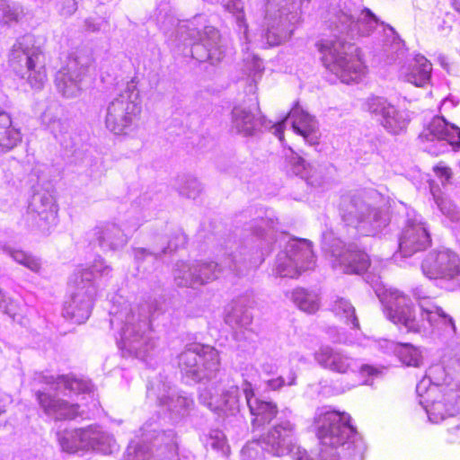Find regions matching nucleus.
Returning a JSON list of instances; mask_svg holds the SVG:
<instances>
[{
  "mask_svg": "<svg viewBox=\"0 0 460 460\" xmlns=\"http://www.w3.org/2000/svg\"><path fill=\"white\" fill-rule=\"evenodd\" d=\"M397 352L402 363L417 367L420 361L419 350L409 343H397Z\"/></svg>",
  "mask_w": 460,
  "mask_h": 460,
  "instance_id": "393cba45",
  "label": "nucleus"
},
{
  "mask_svg": "<svg viewBox=\"0 0 460 460\" xmlns=\"http://www.w3.org/2000/svg\"><path fill=\"white\" fill-rule=\"evenodd\" d=\"M436 202L444 214L448 216H453L455 214L456 207L449 199L443 197H438L436 198Z\"/></svg>",
  "mask_w": 460,
  "mask_h": 460,
  "instance_id": "c756f323",
  "label": "nucleus"
},
{
  "mask_svg": "<svg viewBox=\"0 0 460 460\" xmlns=\"http://www.w3.org/2000/svg\"><path fill=\"white\" fill-rule=\"evenodd\" d=\"M427 413L429 419L434 422L438 423L443 421L447 417L454 414V407L451 403L447 402L444 398L432 402L427 406Z\"/></svg>",
  "mask_w": 460,
  "mask_h": 460,
  "instance_id": "412c9836",
  "label": "nucleus"
},
{
  "mask_svg": "<svg viewBox=\"0 0 460 460\" xmlns=\"http://www.w3.org/2000/svg\"><path fill=\"white\" fill-rule=\"evenodd\" d=\"M84 276L86 277V279L88 281H91V279L93 276L92 272L87 270H81L75 274V278H74L75 284L78 285L83 280V278Z\"/></svg>",
  "mask_w": 460,
  "mask_h": 460,
  "instance_id": "72a5a7b5",
  "label": "nucleus"
},
{
  "mask_svg": "<svg viewBox=\"0 0 460 460\" xmlns=\"http://www.w3.org/2000/svg\"><path fill=\"white\" fill-rule=\"evenodd\" d=\"M292 299L301 310L306 313H314L319 308L314 296L303 288H297L293 290Z\"/></svg>",
  "mask_w": 460,
  "mask_h": 460,
  "instance_id": "b1692460",
  "label": "nucleus"
},
{
  "mask_svg": "<svg viewBox=\"0 0 460 460\" xmlns=\"http://www.w3.org/2000/svg\"><path fill=\"white\" fill-rule=\"evenodd\" d=\"M431 65L424 58H421L418 65L412 66L411 71L407 75V81L416 86H423L430 78Z\"/></svg>",
  "mask_w": 460,
  "mask_h": 460,
  "instance_id": "5701e85b",
  "label": "nucleus"
},
{
  "mask_svg": "<svg viewBox=\"0 0 460 460\" xmlns=\"http://www.w3.org/2000/svg\"><path fill=\"white\" fill-rule=\"evenodd\" d=\"M335 62L341 69L342 80L346 83L358 81L366 70V66L357 50L337 58Z\"/></svg>",
  "mask_w": 460,
  "mask_h": 460,
  "instance_id": "ddd939ff",
  "label": "nucleus"
},
{
  "mask_svg": "<svg viewBox=\"0 0 460 460\" xmlns=\"http://www.w3.org/2000/svg\"><path fill=\"white\" fill-rule=\"evenodd\" d=\"M141 105L138 91L133 87L120 93L111 103L106 116V127L114 134H126L138 119Z\"/></svg>",
  "mask_w": 460,
  "mask_h": 460,
  "instance_id": "f03ea898",
  "label": "nucleus"
},
{
  "mask_svg": "<svg viewBox=\"0 0 460 460\" xmlns=\"http://www.w3.org/2000/svg\"><path fill=\"white\" fill-rule=\"evenodd\" d=\"M362 13L365 15L367 22H373L375 24L378 23L377 17L372 13V11L368 8H364Z\"/></svg>",
  "mask_w": 460,
  "mask_h": 460,
  "instance_id": "f704fd0d",
  "label": "nucleus"
},
{
  "mask_svg": "<svg viewBox=\"0 0 460 460\" xmlns=\"http://www.w3.org/2000/svg\"><path fill=\"white\" fill-rule=\"evenodd\" d=\"M452 146L460 147V128L453 124H449L444 139Z\"/></svg>",
  "mask_w": 460,
  "mask_h": 460,
  "instance_id": "cd10ccee",
  "label": "nucleus"
},
{
  "mask_svg": "<svg viewBox=\"0 0 460 460\" xmlns=\"http://www.w3.org/2000/svg\"><path fill=\"white\" fill-rule=\"evenodd\" d=\"M312 427L320 444L330 448L352 443L358 435L357 428L351 424V416L334 410L318 411Z\"/></svg>",
  "mask_w": 460,
  "mask_h": 460,
  "instance_id": "f257e3e1",
  "label": "nucleus"
},
{
  "mask_svg": "<svg viewBox=\"0 0 460 460\" xmlns=\"http://www.w3.org/2000/svg\"><path fill=\"white\" fill-rule=\"evenodd\" d=\"M21 139V133L13 127L11 117L5 112H0V147L6 151L11 150Z\"/></svg>",
  "mask_w": 460,
  "mask_h": 460,
  "instance_id": "6ab92c4d",
  "label": "nucleus"
},
{
  "mask_svg": "<svg viewBox=\"0 0 460 460\" xmlns=\"http://www.w3.org/2000/svg\"><path fill=\"white\" fill-rule=\"evenodd\" d=\"M365 369H367L368 370V373H371L372 374V371L375 370L373 367H369V366H366L364 367Z\"/></svg>",
  "mask_w": 460,
  "mask_h": 460,
  "instance_id": "ea45409f",
  "label": "nucleus"
},
{
  "mask_svg": "<svg viewBox=\"0 0 460 460\" xmlns=\"http://www.w3.org/2000/svg\"><path fill=\"white\" fill-rule=\"evenodd\" d=\"M433 171L437 177L440 179H445L448 181L452 177V170L450 167L446 165L444 163L440 162L437 165L433 167Z\"/></svg>",
  "mask_w": 460,
  "mask_h": 460,
  "instance_id": "c85d7f7f",
  "label": "nucleus"
},
{
  "mask_svg": "<svg viewBox=\"0 0 460 460\" xmlns=\"http://www.w3.org/2000/svg\"><path fill=\"white\" fill-rule=\"evenodd\" d=\"M270 385L273 388H279L283 385L284 382L281 379H273L269 382Z\"/></svg>",
  "mask_w": 460,
  "mask_h": 460,
  "instance_id": "e433bc0d",
  "label": "nucleus"
},
{
  "mask_svg": "<svg viewBox=\"0 0 460 460\" xmlns=\"http://www.w3.org/2000/svg\"><path fill=\"white\" fill-rule=\"evenodd\" d=\"M289 163L293 172L296 174L302 173L307 169V164L305 159L296 154V156H294Z\"/></svg>",
  "mask_w": 460,
  "mask_h": 460,
  "instance_id": "7c9ffc66",
  "label": "nucleus"
},
{
  "mask_svg": "<svg viewBox=\"0 0 460 460\" xmlns=\"http://www.w3.org/2000/svg\"><path fill=\"white\" fill-rule=\"evenodd\" d=\"M423 274L434 280L456 281L460 279V257L446 249L429 252L421 262Z\"/></svg>",
  "mask_w": 460,
  "mask_h": 460,
  "instance_id": "39448f33",
  "label": "nucleus"
},
{
  "mask_svg": "<svg viewBox=\"0 0 460 460\" xmlns=\"http://www.w3.org/2000/svg\"><path fill=\"white\" fill-rule=\"evenodd\" d=\"M368 105L372 112L381 114L385 119H393L397 114V111L393 105L387 103L385 100L379 97L372 98Z\"/></svg>",
  "mask_w": 460,
  "mask_h": 460,
  "instance_id": "a878e982",
  "label": "nucleus"
},
{
  "mask_svg": "<svg viewBox=\"0 0 460 460\" xmlns=\"http://www.w3.org/2000/svg\"><path fill=\"white\" fill-rule=\"evenodd\" d=\"M448 126L449 123L443 118H435L430 123L429 133L434 138L443 140Z\"/></svg>",
  "mask_w": 460,
  "mask_h": 460,
  "instance_id": "bb28decb",
  "label": "nucleus"
},
{
  "mask_svg": "<svg viewBox=\"0 0 460 460\" xmlns=\"http://www.w3.org/2000/svg\"><path fill=\"white\" fill-rule=\"evenodd\" d=\"M141 105L138 91L133 87L120 93L111 103L106 116V127L114 134H126L138 119Z\"/></svg>",
  "mask_w": 460,
  "mask_h": 460,
  "instance_id": "7ed1b4c3",
  "label": "nucleus"
},
{
  "mask_svg": "<svg viewBox=\"0 0 460 460\" xmlns=\"http://www.w3.org/2000/svg\"><path fill=\"white\" fill-rule=\"evenodd\" d=\"M334 314L346 323H350L353 328L359 329V322L356 316L355 308L352 305L343 298H339L332 306Z\"/></svg>",
  "mask_w": 460,
  "mask_h": 460,
  "instance_id": "4be33fe9",
  "label": "nucleus"
},
{
  "mask_svg": "<svg viewBox=\"0 0 460 460\" xmlns=\"http://www.w3.org/2000/svg\"><path fill=\"white\" fill-rule=\"evenodd\" d=\"M315 358L323 368L335 373L345 374L350 368L349 358L332 349H321L316 353Z\"/></svg>",
  "mask_w": 460,
  "mask_h": 460,
  "instance_id": "2eb2a0df",
  "label": "nucleus"
},
{
  "mask_svg": "<svg viewBox=\"0 0 460 460\" xmlns=\"http://www.w3.org/2000/svg\"><path fill=\"white\" fill-rule=\"evenodd\" d=\"M25 265L33 271H39L40 269V263L34 260H28Z\"/></svg>",
  "mask_w": 460,
  "mask_h": 460,
  "instance_id": "c9c22d12",
  "label": "nucleus"
},
{
  "mask_svg": "<svg viewBox=\"0 0 460 460\" xmlns=\"http://www.w3.org/2000/svg\"><path fill=\"white\" fill-rule=\"evenodd\" d=\"M243 394L245 396L247 406L248 408H250V405H252L253 400L256 398L255 392L250 383H246V387L243 389Z\"/></svg>",
  "mask_w": 460,
  "mask_h": 460,
  "instance_id": "473e14b6",
  "label": "nucleus"
},
{
  "mask_svg": "<svg viewBox=\"0 0 460 460\" xmlns=\"http://www.w3.org/2000/svg\"><path fill=\"white\" fill-rule=\"evenodd\" d=\"M75 306H76V301H75V300L68 305V309L70 310V312H67V314H70L72 318H75V314L74 312V308Z\"/></svg>",
  "mask_w": 460,
  "mask_h": 460,
  "instance_id": "4c0bfd02",
  "label": "nucleus"
},
{
  "mask_svg": "<svg viewBox=\"0 0 460 460\" xmlns=\"http://www.w3.org/2000/svg\"><path fill=\"white\" fill-rule=\"evenodd\" d=\"M451 5L456 12L460 13V0H452Z\"/></svg>",
  "mask_w": 460,
  "mask_h": 460,
  "instance_id": "58836bf2",
  "label": "nucleus"
},
{
  "mask_svg": "<svg viewBox=\"0 0 460 460\" xmlns=\"http://www.w3.org/2000/svg\"><path fill=\"white\" fill-rule=\"evenodd\" d=\"M199 363L201 364L205 369L217 370L219 357L214 351H209L204 356L199 355L193 351H186L181 353L179 357L180 366L187 371H190V368L196 367Z\"/></svg>",
  "mask_w": 460,
  "mask_h": 460,
  "instance_id": "a211bd4d",
  "label": "nucleus"
},
{
  "mask_svg": "<svg viewBox=\"0 0 460 460\" xmlns=\"http://www.w3.org/2000/svg\"><path fill=\"white\" fill-rule=\"evenodd\" d=\"M433 314H437L445 324H448L454 331L456 326L453 319L446 314L440 308L435 312L422 310L419 315L416 314L412 305L402 302H398L394 307L388 309L389 319L396 325L402 326L411 332H420L426 329L425 321L430 322Z\"/></svg>",
  "mask_w": 460,
  "mask_h": 460,
  "instance_id": "423d86ee",
  "label": "nucleus"
},
{
  "mask_svg": "<svg viewBox=\"0 0 460 460\" xmlns=\"http://www.w3.org/2000/svg\"><path fill=\"white\" fill-rule=\"evenodd\" d=\"M294 132L309 143L310 145H318L320 135L313 118L307 113L299 112L294 116L292 121Z\"/></svg>",
  "mask_w": 460,
  "mask_h": 460,
  "instance_id": "f3484780",
  "label": "nucleus"
},
{
  "mask_svg": "<svg viewBox=\"0 0 460 460\" xmlns=\"http://www.w3.org/2000/svg\"><path fill=\"white\" fill-rule=\"evenodd\" d=\"M141 105L138 91L133 87L120 93L111 103L106 116V127L114 134H126L138 119Z\"/></svg>",
  "mask_w": 460,
  "mask_h": 460,
  "instance_id": "20e7f679",
  "label": "nucleus"
},
{
  "mask_svg": "<svg viewBox=\"0 0 460 460\" xmlns=\"http://www.w3.org/2000/svg\"><path fill=\"white\" fill-rule=\"evenodd\" d=\"M295 425L283 420L261 434L258 441L275 456H283L291 452L294 447Z\"/></svg>",
  "mask_w": 460,
  "mask_h": 460,
  "instance_id": "6e6552de",
  "label": "nucleus"
},
{
  "mask_svg": "<svg viewBox=\"0 0 460 460\" xmlns=\"http://www.w3.org/2000/svg\"><path fill=\"white\" fill-rule=\"evenodd\" d=\"M233 124L237 132L245 137L252 136L255 132L254 114L240 107L233 110Z\"/></svg>",
  "mask_w": 460,
  "mask_h": 460,
  "instance_id": "aec40b11",
  "label": "nucleus"
},
{
  "mask_svg": "<svg viewBox=\"0 0 460 460\" xmlns=\"http://www.w3.org/2000/svg\"><path fill=\"white\" fill-rule=\"evenodd\" d=\"M304 257L309 259L312 257V251L309 248L293 252L291 255H285L279 259L278 271L284 278H297L301 273L308 269V266L300 261Z\"/></svg>",
  "mask_w": 460,
  "mask_h": 460,
  "instance_id": "f8f14e48",
  "label": "nucleus"
},
{
  "mask_svg": "<svg viewBox=\"0 0 460 460\" xmlns=\"http://www.w3.org/2000/svg\"><path fill=\"white\" fill-rule=\"evenodd\" d=\"M249 411L252 429L261 430L277 418L279 411L277 402L255 398Z\"/></svg>",
  "mask_w": 460,
  "mask_h": 460,
  "instance_id": "9b49d317",
  "label": "nucleus"
},
{
  "mask_svg": "<svg viewBox=\"0 0 460 460\" xmlns=\"http://www.w3.org/2000/svg\"><path fill=\"white\" fill-rule=\"evenodd\" d=\"M288 115L286 116L281 121H279L273 125L274 135L279 138V140L284 144L285 143V122L288 119Z\"/></svg>",
  "mask_w": 460,
  "mask_h": 460,
  "instance_id": "2f4dec72",
  "label": "nucleus"
},
{
  "mask_svg": "<svg viewBox=\"0 0 460 460\" xmlns=\"http://www.w3.org/2000/svg\"><path fill=\"white\" fill-rule=\"evenodd\" d=\"M37 399L48 414H54L58 420H73L79 415L78 404H70L64 400H56L50 394L39 391Z\"/></svg>",
  "mask_w": 460,
  "mask_h": 460,
  "instance_id": "9d476101",
  "label": "nucleus"
},
{
  "mask_svg": "<svg viewBox=\"0 0 460 460\" xmlns=\"http://www.w3.org/2000/svg\"><path fill=\"white\" fill-rule=\"evenodd\" d=\"M91 440L90 430L87 429H76L65 431L59 438L62 449L67 453H76L85 449Z\"/></svg>",
  "mask_w": 460,
  "mask_h": 460,
  "instance_id": "dca6fc26",
  "label": "nucleus"
},
{
  "mask_svg": "<svg viewBox=\"0 0 460 460\" xmlns=\"http://www.w3.org/2000/svg\"><path fill=\"white\" fill-rule=\"evenodd\" d=\"M429 232L423 224L406 226L399 238V251L404 257L423 251L431 245Z\"/></svg>",
  "mask_w": 460,
  "mask_h": 460,
  "instance_id": "1a4fd4ad",
  "label": "nucleus"
},
{
  "mask_svg": "<svg viewBox=\"0 0 460 460\" xmlns=\"http://www.w3.org/2000/svg\"><path fill=\"white\" fill-rule=\"evenodd\" d=\"M9 64L15 72H20L24 64L27 68V81L35 90L43 88L47 80L45 62L38 53H29L22 47H13L10 56Z\"/></svg>",
  "mask_w": 460,
  "mask_h": 460,
  "instance_id": "0eeeda50",
  "label": "nucleus"
},
{
  "mask_svg": "<svg viewBox=\"0 0 460 460\" xmlns=\"http://www.w3.org/2000/svg\"><path fill=\"white\" fill-rule=\"evenodd\" d=\"M341 264L347 274H362L369 270L371 259L363 250H347L341 255Z\"/></svg>",
  "mask_w": 460,
  "mask_h": 460,
  "instance_id": "4468645a",
  "label": "nucleus"
}]
</instances>
